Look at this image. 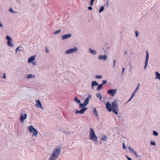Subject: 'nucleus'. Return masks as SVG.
<instances>
[{"instance_id":"50","label":"nucleus","mask_w":160,"mask_h":160,"mask_svg":"<svg viewBox=\"0 0 160 160\" xmlns=\"http://www.w3.org/2000/svg\"><path fill=\"white\" fill-rule=\"evenodd\" d=\"M91 87H92V90L93 89H94V86H93L92 85H91Z\"/></svg>"},{"instance_id":"36","label":"nucleus","mask_w":160,"mask_h":160,"mask_svg":"<svg viewBox=\"0 0 160 160\" xmlns=\"http://www.w3.org/2000/svg\"><path fill=\"white\" fill-rule=\"evenodd\" d=\"M94 0H90V6H92L93 4V2L94 1Z\"/></svg>"},{"instance_id":"60","label":"nucleus","mask_w":160,"mask_h":160,"mask_svg":"<svg viewBox=\"0 0 160 160\" xmlns=\"http://www.w3.org/2000/svg\"><path fill=\"white\" fill-rule=\"evenodd\" d=\"M129 160H132V159H129Z\"/></svg>"},{"instance_id":"29","label":"nucleus","mask_w":160,"mask_h":160,"mask_svg":"<svg viewBox=\"0 0 160 160\" xmlns=\"http://www.w3.org/2000/svg\"><path fill=\"white\" fill-rule=\"evenodd\" d=\"M61 31V30H58L55 31V32H54L53 33V34H57L60 32Z\"/></svg>"},{"instance_id":"53","label":"nucleus","mask_w":160,"mask_h":160,"mask_svg":"<svg viewBox=\"0 0 160 160\" xmlns=\"http://www.w3.org/2000/svg\"><path fill=\"white\" fill-rule=\"evenodd\" d=\"M99 98V99H100V100H101L102 98V97L101 96H100Z\"/></svg>"},{"instance_id":"16","label":"nucleus","mask_w":160,"mask_h":160,"mask_svg":"<svg viewBox=\"0 0 160 160\" xmlns=\"http://www.w3.org/2000/svg\"><path fill=\"white\" fill-rule=\"evenodd\" d=\"M88 52L90 53H91L93 55H95L97 54V52L96 50H92L90 48H89Z\"/></svg>"},{"instance_id":"35","label":"nucleus","mask_w":160,"mask_h":160,"mask_svg":"<svg viewBox=\"0 0 160 160\" xmlns=\"http://www.w3.org/2000/svg\"><path fill=\"white\" fill-rule=\"evenodd\" d=\"M150 144L151 145H155V142L153 141H151L150 142Z\"/></svg>"},{"instance_id":"41","label":"nucleus","mask_w":160,"mask_h":160,"mask_svg":"<svg viewBox=\"0 0 160 160\" xmlns=\"http://www.w3.org/2000/svg\"><path fill=\"white\" fill-rule=\"evenodd\" d=\"M132 98V97L131 96V97L129 99V100H128V101L126 102V103L129 102H130L132 99V98Z\"/></svg>"},{"instance_id":"17","label":"nucleus","mask_w":160,"mask_h":160,"mask_svg":"<svg viewBox=\"0 0 160 160\" xmlns=\"http://www.w3.org/2000/svg\"><path fill=\"white\" fill-rule=\"evenodd\" d=\"M155 74L156 75V78L160 80V73L158 72H156Z\"/></svg>"},{"instance_id":"18","label":"nucleus","mask_w":160,"mask_h":160,"mask_svg":"<svg viewBox=\"0 0 160 160\" xmlns=\"http://www.w3.org/2000/svg\"><path fill=\"white\" fill-rule=\"evenodd\" d=\"M27 76L28 79L34 78H35V76L34 75L31 74H28Z\"/></svg>"},{"instance_id":"34","label":"nucleus","mask_w":160,"mask_h":160,"mask_svg":"<svg viewBox=\"0 0 160 160\" xmlns=\"http://www.w3.org/2000/svg\"><path fill=\"white\" fill-rule=\"evenodd\" d=\"M116 60L115 59H114V60H113V68H115V63H116Z\"/></svg>"},{"instance_id":"52","label":"nucleus","mask_w":160,"mask_h":160,"mask_svg":"<svg viewBox=\"0 0 160 160\" xmlns=\"http://www.w3.org/2000/svg\"><path fill=\"white\" fill-rule=\"evenodd\" d=\"M128 53L126 51H125L124 52V55H125L126 54Z\"/></svg>"},{"instance_id":"54","label":"nucleus","mask_w":160,"mask_h":160,"mask_svg":"<svg viewBox=\"0 0 160 160\" xmlns=\"http://www.w3.org/2000/svg\"><path fill=\"white\" fill-rule=\"evenodd\" d=\"M2 24L0 22V27H2Z\"/></svg>"},{"instance_id":"12","label":"nucleus","mask_w":160,"mask_h":160,"mask_svg":"<svg viewBox=\"0 0 160 160\" xmlns=\"http://www.w3.org/2000/svg\"><path fill=\"white\" fill-rule=\"evenodd\" d=\"M107 58V55H99L98 57V59L99 60H106Z\"/></svg>"},{"instance_id":"2","label":"nucleus","mask_w":160,"mask_h":160,"mask_svg":"<svg viewBox=\"0 0 160 160\" xmlns=\"http://www.w3.org/2000/svg\"><path fill=\"white\" fill-rule=\"evenodd\" d=\"M111 106L112 111L113 112L116 114H117L118 110V105L116 100H115L111 103Z\"/></svg>"},{"instance_id":"62","label":"nucleus","mask_w":160,"mask_h":160,"mask_svg":"<svg viewBox=\"0 0 160 160\" xmlns=\"http://www.w3.org/2000/svg\"><path fill=\"white\" fill-rule=\"evenodd\" d=\"M20 50H21H21H22V49H20Z\"/></svg>"},{"instance_id":"6","label":"nucleus","mask_w":160,"mask_h":160,"mask_svg":"<svg viewBox=\"0 0 160 160\" xmlns=\"http://www.w3.org/2000/svg\"><path fill=\"white\" fill-rule=\"evenodd\" d=\"M78 50V48L75 47L73 48H71L66 51L65 52V54H69L72 53L74 52L77 51Z\"/></svg>"},{"instance_id":"38","label":"nucleus","mask_w":160,"mask_h":160,"mask_svg":"<svg viewBox=\"0 0 160 160\" xmlns=\"http://www.w3.org/2000/svg\"><path fill=\"white\" fill-rule=\"evenodd\" d=\"M102 82L103 85L106 84L107 82V81L106 80H103L102 81Z\"/></svg>"},{"instance_id":"26","label":"nucleus","mask_w":160,"mask_h":160,"mask_svg":"<svg viewBox=\"0 0 160 160\" xmlns=\"http://www.w3.org/2000/svg\"><path fill=\"white\" fill-rule=\"evenodd\" d=\"M93 112L94 113L95 115H96L97 116H98V114L97 112L96 109L95 108H93Z\"/></svg>"},{"instance_id":"58","label":"nucleus","mask_w":160,"mask_h":160,"mask_svg":"<svg viewBox=\"0 0 160 160\" xmlns=\"http://www.w3.org/2000/svg\"><path fill=\"white\" fill-rule=\"evenodd\" d=\"M109 47H107L106 48V49H109Z\"/></svg>"},{"instance_id":"13","label":"nucleus","mask_w":160,"mask_h":160,"mask_svg":"<svg viewBox=\"0 0 160 160\" xmlns=\"http://www.w3.org/2000/svg\"><path fill=\"white\" fill-rule=\"evenodd\" d=\"M71 36L72 34H70L63 35L62 36V39L63 40L69 38L71 37Z\"/></svg>"},{"instance_id":"9","label":"nucleus","mask_w":160,"mask_h":160,"mask_svg":"<svg viewBox=\"0 0 160 160\" xmlns=\"http://www.w3.org/2000/svg\"><path fill=\"white\" fill-rule=\"evenodd\" d=\"M149 54L148 52L147 51L146 52V57L145 61V65L144 67V69L145 70L148 64V60L149 58Z\"/></svg>"},{"instance_id":"22","label":"nucleus","mask_w":160,"mask_h":160,"mask_svg":"<svg viewBox=\"0 0 160 160\" xmlns=\"http://www.w3.org/2000/svg\"><path fill=\"white\" fill-rule=\"evenodd\" d=\"M91 85H92L94 86L98 85V83L96 81H92L91 84Z\"/></svg>"},{"instance_id":"43","label":"nucleus","mask_w":160,"mask_h":160,"mask_svg":"<svg viewBox=\"0 0 160 160\" xmlns=\"http://www.w3.org/2000/svg\"><path fill=\"white\" fill-rule=\"evenodd\" d=\"M134 154H135L137 158H138V157H139V156H138L137 154V153L136 152H134Z\"/></svg>"},{"instance_id":"28","label":"nucleus","mask_w":160,"mask_h":160,"mask_svg":"<svg viewBox=\"0 0 160 160\" xmlns=\"http://www.w3.org/2000/svg\"><path fill=\"white\" fill-rule=\"evenodd\" d=\"M95 77L97 79H100L102 78V76L100 75H97Z\"/></svg>"},{"instance_id":"59","label":"nucleus","mask_w":160,"mask_h":160,"mask_svg":"<svg viewBox=\"0 0 160 160\" xmlns=\"http://www.w3.org/2000/svg\"><path fill=\"white\" fill-rule=\"evenodd\" d=\"M9 10H12L11 8H10V9H9Z\"/></svg>"},{"instance_id":"15","label":"nucleus","mask_w":160,"mask_h":160,"mask_svg":"<svg viewBox=\"0 0 160 160\" xmlns=\"http://www.w3.org/2000/svg\"><path fill=\"white\" fill-rule=\"evenodd\" d=\"M36 56H33L30 57L28 59V63H30L31 62H32L33 61H34L35 59V57Z\"/></svg>"},{"instance_id":"7","label":"nucleus","mask_w":160,"mask_h":160,"mask_svg":"<svg viewBox=\"0 0 160 160\" xmlns=\"http://www.w3.org/2000/svg\"><path fill=\"white\" fill-rule=\"evenodd\" d=\"M6 38L8 40V41H7L8 45L11 47H13V45L12 42L13 41L12 39L10 37L8 36H6Z\"/></svg>"},{"instance_id":"21","label":"nucleus","mask_w":160,"mask_h":160,"mask_svg":"<svg viewBox=\"0 0 160 160\" xmlns=\"http://www.w3.org/2000/svg\"><path fill=\"white\" fill-rule=\"evenodd\" d=\"M74 101L78 104H80L81 102L80 100L78 99L77 97L74 98Z\"/></svg>"},{"instance_id":"49","label":"nucleus","mask_w":160,"mask_h":160,"mask_svg":"<svg viewBox=\"0 0 160 160\" xmlns=\"http://www.w3.org/2000/svg\"><path fill=\"white\" fill-rule=\"evenodd\" d=\"M140 86V84L139 83H138L137 85V87L139 88V86Z\"/></svg>"},{"instance_id":"24","label":"nucleus","mask_w":160,"mask_h":160,"mask_svg":"<svg viewBox=\"0 0 160 160\" xmlns=\"http://www.w3.org/2000/svg\"><path fill=\"white\" fill-rule=\"evenodd\" d=\"M57 158L55 157L54 156H52V155L49 158V160H56Z\"/></svg>"},{"instance_id":"61","label":"nucleus","mask_w":160,"mask_h":160,"mask_svg":"<svg viewBox=\"0 0 160 160\" xmlns=\"http://www.w3.org/2000/svg\"><path fill=\"white\" fill-rule=\"evenodd\" d=\"M101 143H102V142H101L100 141V144H101Z\"/></svg>"},{"instance_id":"55","label":"nucleus","mask_w":160,"mask_h":160,"mask_svg":"<svg viewBox=\"0 0 160 160\" xmlns=\"http://www.w3.org/2000/svg\"><path fill=\"white\" fill-rule=\"evenodd\" d=\"M10 12H14L13 11H12V10H11V11H9Z\"/></svg>"},{"instance_id":"8","label":"nucleus","mask_w":160,"mask_h":160,"mask_svg":"<svg viewBox=\"0 0 160 160\" xmlns=\"http://www.w3.org/2000/svg\"><path fill=\"white\" fill-rule=\"evenodd\" d=\"M117 91V89H110L107 92L112 97H113L116 93Z\"/></svg>"},{"instance_id":"45","label":"nucleus","mask_w":160,"mask_h":160,"mask_svg":"<svg viewBox=\"0 0 160 160\" xmlns=\"http://www.w3.org/2000/svg\"><path fill=\"white\" fill-rule=\"evenodd\" d=\"M19 47H18V48H16V53H17V52L19 48Z\"/></svg>"},{"instance_id":"30","label":"nucleus","mask_w":160,"mask_h":160,"mask_svg":"<svg viewBox=\"0 0 160 160\" xmlns=\"http://www.w3.org/2000/svg\"><path fill=\"white\" fill-rule=\"evenodd\" d=\"M101 96V94L99 92H98L96 94V97L97 98H99Z\"/></svg>"},{"instance_id":"47","label":"nucleus","mask_w":160,"mask_h":160,"mask_svg":"<svg viewBox=\"0 0 160 160\" xmlns=\"http://www.w3.org/2000/svg\"><path fill=\"white\" fill-rule=\"evenodd\" d=\"M124 68H123L122 69V74L124 72Z\"/></svg>"},{"instance_id":"56","label":"nucleus","mask_w":160,"mask_h":160,"mask_svg":"<svg viewBox=\"0 0 160 160\" xmlns=\"http://www.w3.org/2000/svg\"><path fill=\"white\" fill-rule=\"evenodd\" d=\"M127 159H128V160H129V159H131L130 158L128 157V156H127Z\"/></svg>"},{"instance_id":"23","label":"nucleus","mask_w":160,"mask_h":160,"mask_svg":"<svg viewBox=\"0 0 160 160\" xmlns=\"http://www.w3.org/2000/svg\"><path fill=\"white\" fill-rule=\"evenodd\" d=\"M107 136L106 135H104L103 136L101 137V139L103 141H106L107 140Z\"/></svg>"},{"instance_id":"4","label":"nucleus","mask_w":160,"mask_h":160,"mask_svg":"<svg viewBox=\"0 0 160 160\" xmlns=\"http://www.w3.org/2000/svg\"><path fill=\"white\" fill-rule=\"evenodd\" d=\"M61 151V148L58 146L56 147L54 149L52 155L53 157L54 156L55 157L57 158L60 154Z\"/></svg>"},{"instance_id":"32","label":"nucleus","mask_w":160,"mask_h":160,"mask_svg":"<svg viewBox=\"0 0 160 160\" xmlns=\"http://www.w3.org/2000/svg\"><path fill=\"white\" fill-rule=\"evenodd\" d=\"M136 92H135L134 91L132 93V95H131V97H132V98H133L134 97V96L135 94H136Z\"/></svg>"},{"instance_id":"46","label":"nucleus","mask_w":160,"mask_h":160,"mask_svg":"<svg viewBox=\"0 0 160 160\" xmlns=\"http://www.w3.org/2000/svg\"><path fill=\"white\" fill-rule=\"evenodd\" d=\"M88 8L89 10H92V8L91 6L88 7Z\"/></svg>"},{"instance_id":"20","label":"nucleus","mask_w":160,"mask_h":160,"mask_svg":"<svg viewBox=\"0 0 160 160\" xmlns=\"http://www.w3.org/2000/svg\"><path fill=\"white\" fill-rule=\"evenodd\" d=\"M103 84H101L99 85H98L97 90V91H98L100 90L101 89H102V88Z\"/></svg>"},{"instance_id":"25","label":"nucleus","mask_w":160,"mask_h":160,"mask_svg":"<svg viewBox=\"0 0 160 160\" xmlns=\"http://www.w3.org/2000/svg\"><path fill=\"white\" fill-rule=\"evenodd\" d=\"M128 149L130 151L133 152L134 153V152H136L132 148H131L130 147H128Z\"/></svg>"},{"instance_id":"11","label":"nucleus","mask_w":160,"mask_h":160,"mask_svg":"<svg viewBox=\"0 0 160 160\" xmlns=\"http://www.w3.org/2000/svg\"><path fill=\"white\" fill-rule=\"evenodd\" d=\"M36 106L38 108H41L42 109H43V108L42 106L41 103L39 100H37L36 101Z\"/></svg>"},{"instance_id":"51","label":"nucleus","mask_w":160,"mask_h":160,"mask_svg":"<svg viewBox=\"0 0 160 160\" xmlns=\"http://www.w3.org/2000/svg\"><path fill=\"white\" fill-rule=\"evenodd\" d=\"M3 78H6V76H5V73H4V76H3Z\"/></svg>"},{"instance_id":"44","label":"nucleus","mask_w":160,"mask_h":160,"mask_svg":"<svg viewBox=\"0 0 160 160\" xmlns=\"http://www.w3.org/2000/svg\"><path fill=\"white\" fill-rule=\"evenodd\" d=\"M104 9V7L103 6H102L100 8L99 10H103Z\"/></svg>"},{"instance_id":"31","label":"nucleus","mask_w":160,"mask_h":160,"mask_svg":"<svg viewBox=\"0 0 160 160\" xmlns=\"http://www.w3.org/2000/svg\"><path fill=\"white\" fill-rule=\"evenodd\" d=\"M135 32L136 36L137 37L139 35L138 32L137 31H135Z\"/></svg>"},{"instance_id":"10","label":"nucleus","mask_w":160,"mask_h":160,"mask_svg":"<svg viewBox=\"0 0 160 160\" xmlns=\"http://www.w3.org/2000/svg\"><path fill=\"white\" fill-rule=\"evenodd\" d=\"M106 108L109 112H111L112 111L111 104L109 102H107L106 103Z\"/></svg>"},{"instance_id":"5","label":"nucleus","mask_w":160,"mask_h":160,"mask_svg":"<svg viewBox=\"0 0 160 160\" xmlns=\"http://www.w3.org/2000/svg\"><path fill=\"white\" fill-rule=\"evenodd\" d=\"M28 128L29 132L32 133V136H37L38 132L36 129L32 126H29Z\"/></svg>"},{"instance_id":"57","label":"nucleus","mask_w":160,"mask_h":160,"mask_svg":"<svg viewBox=\"0 0 160 160\" xmlns=\"http://www.w3.org/2000/svg\"><path fill=\"white\" fill-rule=\"evenodd\" d=\"M103 11H99V13H101V12Z\"/></svg>"},{"instance_id":"1","label":"nucleus","mask_w":160,"mask_h":160,"mask_svg":"<svg viewBox=\"0 0 160 160\" xmlns=\"http://www.w3.org/2000/svg\"><path fill=\"white\" fill-rule=\"evenodd\" d=\"M90 130L89 136L90 139L97 142L98 138L95 133L94 130L92 128H90Z\"/></svg>"},{"instance_id":"14","label":"nucleus","mask_w":160,"mask_h":160,"mask_svg":"<svg viewBox=\"0 0 160 160\" xmlns=\"http://www.w3.org/2000/svg\"><path fill=\"white\" fill-rule=\"evenodd\" d=\"M27 117V114L26 113L22 114L21 115V122H23L24 120Z\"/></svg>"},{"instance_id":"27","label":"nucleus","mask_w":160,"mask_h":160,"mask_svg":"<svg viewBox=\"0 0 160 160\" xmlns=\"http://www.w3.org/2000/svg\"><path fill=\"white\" fill-rule=\"evenodd\" d=\"M153 134L155 136H157L158 135V133L156 131H153Z\"/></svg>"},{"instance_id":"19","label":"nucleus","mask_w":160,"mask_h":160,"mask_svg":"<svg viewBox=\"0 0 160 160\" xmlns=\"http://www.w3.org/2000/svg\"><path fill=\"white\" fill-rule=\"evenodd\" d=\"M88 108H82L80 110L81 114H83L84 112Z\"/></svg>"},{"instance_id":"37","label":"nucleus","mask_w":160,"mask_h":160,"mask_svg":"<svg viewBox=\"0 0 160 160\" xmlns=\"http://www.w3.org/2000/svg\"><path fill=\"white\" fill-rule=\"evenodd\" d=\"M108 1H107V3L106 4H105L104 5V6L105 7H108Z\"/></svg>"},{"instance_id":"33","label":"nucleus","mask_w":160,"mask_h":160,"mask_svg":"<svg viewBox=\"0 0 160 160\" xmlns=\"http://www.w3.org/2000/svg\"><path fill=\"white\" fill-rule=\"evenodd\" d=\"M75 113L76 114H78V113H81V111L80 110V111L76 110L75 111Z\"/></svg>"},{"instance_id":"3","label":"nucleus","mask_w":160,"mask_h":160,"mask_svg":"<svg viewBox=\"0 0 160 160\" xmlns=\"http://www.w3.org/2000/svg\"><path fill=\"white\" fill-rule=\"evenodd\" d=\"M91 97L92 96L90 94H88L87 98L85 99L84 102L79 104V108H85L88 104L89 101L91 98Z\"/></svg>"},{"instance_id":"39","label":"nucleus","mask_w":160,"mask_h":160,"mask_svg":"<svg viewBox=\"0 0 160 160\" xmlns=\"http://www.w3.org/2000/svg\"><path fill=\"white\" fill-rule=\"evenodd\" d=\"M123 148L124 149H126V148L125 146V143L124 142L123 143Z\"/></svg>"},{"instance_id":"48","label":"nucleus","mask_w":160,"mask_h":160,"mask_svg":"<svg viewBox=\"0 0 160 160\" xmlns=\"http://www.w3.org/2000/svg\"><path fill=\"white\" fill-rule=\"evenodd\" d=\"M32 64L33 65H36V63L35 62H32Z\"/></svg>"},{"instance_id":"42","label":"nucleus","mask_w":160,"mask_h":160,"mask_svg":"<svg viewBox=\"0 0 160 160\" xmlns=\"http://www.w3.org/2000/svg\"><path fill=\"white\" fill-rule=\"evenodd\" d=\"M138 88H138L137 87L134 91H135V92H137V91H138Z\"/></svg>"},{"instance_id":"40","label":"nucleus","mask_w":160,"mask_h":160,"mask_svg":"<svg viewBox=\"0 0 160 160\" xmlns=\"http://www.w3.org/2000/svg\"><path fill=\"white\" fill-rule=\"evenodd\" d=\"M45 52L47 53H48L49 52V51L47 48H46Z\"/></svg>"}]
</instances>
